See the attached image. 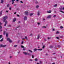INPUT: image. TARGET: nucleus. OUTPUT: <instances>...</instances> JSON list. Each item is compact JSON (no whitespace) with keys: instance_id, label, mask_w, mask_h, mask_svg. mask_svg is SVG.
Wrapping results in <instances>:
<instances>
[{"instance_id":"4","label":"nucleus","mask_w":64,"mask_h":64,"mask_svg":"<svg viewBox=\"0 0 64 64\" xmlns=\"http://www.w3.org/2000/svg\"><path fill=\"white\" fill-rule=\"evenodd\" d=\"M6 40H7V41H9L10 42H12V41L10 40V39L8 38H7Z\"/></svg>"},{"instance_id":"51","label":"nucleus","mask_w":64,"mask_h":64,"mask_svg":"<svg viewBox=\"0 0 64 64\" xmlns=\"http://www.w3.org/2000/svg\"><path fill=\"white\" fill-rule=\"evenodd\" d=\"M6 12L7 13H8V11L7 10L6 11Z\"/></svg>"},{"instance_id":"2","label":"nucleus","mask_w":64,"mask_h":64,"mask_svg":"<svg viewBox=\"0 0 64 64\" xmlns=\"http://www.w3.org/2000/svg\"><path fill=\"white\" fill-rule=\"evenodd\" d=\"M23 53L24 55H28L29 56H31V54L29 53H28L25 52H23Z\"/></svg>"},{"instance_id":"30","label":"nucleus","mask_w":64,"mask_h":64,"mask_svg":"<svg viewBox=\"0 0 64 64\" xmlns=\"http://www.w3.org/2000/svg\"><path fill=\"white\" fill-rule=\"evenodd\" d=\"M28 51H30L31 53H32V51H31V50H28Z\"/></svg>"},{"instance_id":"57","label":"nucleus","mask_w":64,"mask_h":64,"mask_svg":"<svg viewBox=\"0 0 64 64\" xmlns=\"http://www.w3.org/2000/svg\"><path fill=\"white\" fill-rule=\"evenodd\" d=\"M52 30H53V31H54V30H55L54 29H53Z\"/></svg>"},{"instance_id":"14","label":"nucleus","mask_w":64,"mask_h":64,"mask_svg":"<svg viewBox=\"0 0 64 64\" xmlns=\"http://www.w3.org/2000/svg\"><path fill=\"white\" fill-rule=\"evenodd\" d=\"M16 0H12V4H14V1H15Z\"/></svg>"},{"instance_id":"39","label":"nucleus","mask_w":64,"mask_h":64,"mask_svg":"<svg viewBox=\"0 0 64 64\" xmlns=\"http://www.w3.org/2000/svg\"><path fill=\"white\" fill-rule=\"evenodd\" d=\"M60 28H61V29H62V28H63V26H61L60 27Z\"/></svg>"},{"instance_id":"36","label":"nucleus","mask_w":64,"mask_h":64,"mask_svg":"<svg viewBox=\"0 0 64 64\" xmlns=\"http://www.w3.org/2000/svg\"><path fill=\"white\" fill-rule=\"evenodd\" d=\"M56 16V15H54L53 16V17L55 18Z\"/></svg>"},{"instance_id":"3","label":"nucleus","mask_w":64,"mask_h":64,"mask_svg":"<svg viewBox=\"0 0 64 64\" xmlns=\"http://www.w3.org/2000/svg\"><path fill=\"white\" fill-rule=\"evenodd\" d=\"M60 12H62V13H64V12H63L62 11V10H64V7H63V6H62L61 7V8H60Z\"/></svg>"},{"instance_id":"28","label":"nucleus","mask_w":64,"mask_h":64,"mask_svg":"<svg viewBox=\"0 0 64 64\" xmlns=\"http://www.w3.org/2000/svg\"><path fill=\"white\" fill-rule=\"evenodd\" d=\"M59 32L58 31L57 32H56V34H59Z\"/></svg>"},{"instance_id":"11","label":"nucleus","mask_w":64,"mask_h":64,"mask_svg":"<svg viewBox=\"0 0 64 64\" xmlns=\"http://www.w3.org/2000/svg\"><path fill=\"white\" fill-rule=\"evenodd\" d=\"M33 14H34V13H30V16H32Z\"/></svg>"},{"instance_id":"49","label":"nucleus","mask_w":64,"mask_h":64,"mask_svg":"<svg viewBox=\"0 0 64 64\" xmlns=\"http://www.w3.org/2000/svg\"><path fill=\"white\" fill-rule=\"evenodd\" d=\"M9 9H10V10H11V8H9Z\"/></svg>"},{"instance_id":"20","label":"nucleus","mask_w":64,"mask_h":64,"mask_svg":"<svg viewBox=\"0 0 64 64\" xmlns=\"http://www.w3.org/2000/svg\"><path fill=\"white\" fill-rule=\"evenodd\" d=\"M44 48H45V45H43L42 46V49Z\"/></svg>"},{"instance_id":"56","label":"nucleus","mask_w":64,"mask_h":64,"mask_svg":"<svg viewBox=\"0 0 64 64\" xmlns=\"http://www.w3.org/2000/svg\"><path fill=\"white\" fill-rule=\"evenodd\" d=\"M24 39H25L24 38H23L22 39V40H24Z\"/></svg>"},{"instance_id":"10","label":"nucleus","mask_w":64,"mask_h":64,"mask_svg":"<svg viewBox=\"0 0 64 64\" xmlns=\"http://www.w3.org/2000/svg\"><path fill=\"white\" fill-rule=\"evenodd\" d=\"M47 12L48 13H51V11L48 10L47 11Z\"/></svg>"},{"instance_id":"9","label":"nucleus","mask_w":64,"mask_h":64,"mask_svg":"<svg viewBox=\"0 0 64 64\" xmlns=\"http://www.w3.org/2000/svg\"><path fill=\"white\" fill-rule=\"evenodd\" d=\"M16 20V18H15L14 19L13 22H15Z\"/></svg>"},{"instance_id":"32","label":"nucleus","mask_w":64,"mask_h":64,"mask_svg":"<svg viewBox=\"0 0 64 64\" xmlns=\"http://www.w3.org/2000/svg\"><path fill=\"white\" fill-rule=\"evenodd\" d=\"M53 46H50V48H53Z\"/></svg>"},{"instance_id":"48","label":"nucleus","mask_w":64,"mask_h":64,"mask_svg":"<svg viewBox=\"0 0 64 64\" xmlns=\"http://www.w3.org/2000/svg\"><path fill=\"white\" fill-rule=\"evenodd\" d=\"M58 47H59V48L60 47V46H58Z\"/></svg>"},{"instance_id":"1","label":"nucleus","mask_w":64,"mask_h":64,"mask_svg":"<svg viewBox=\"0 0 64 64\" xmlns=\"http://www.w3.org/2000/svg\"><path fill=\"white\" fill-rule=\"evenodd\" d=\"M7 18H8V17H7V16H6L3 17V19H4L3 22L4 23L5 22V24H4V26H6V24H7L8 23V22L6 20L7 19Z\"/></svg>"},{"instance_id":"24","label":"nucleus","mask_w":64,"mask_h":64,"mask_svg":"<svg viewBox=\"0 0 64 64\" xmlns=\"http://www.w3.org/2000/svg\"><path fill=\"white\" fill-rule=\"evenodd\" d=\"M42 28H46V27L45 26H42Z\"/></svg>"},{"instance_id":"19","label":"nucleus","mask_w":64,"mask_h":64,"mask_svg":"<svg viewBox=\"0 0 64 64\" xmlns=\"http://www.w3.org/2000/svg\"><path fill=\"white\" fill-rule=\"evenodd\" d=\"M33 60L32 59H30L29 60V61H32Z\"/></svg>"},{"instance_id":"34","label":"nucleus","mask_w":64,"mask_h":64,"mask_svg":"<svg viewBox=\"0 0 64 64\" xmlns=\"http://www.w3.org/2000/svg\"><path fill=\"white\" fill-rule=\"evenodd\" d=\"M17 46L16 45H14V47H17Z\"/></svg>"},{"instance_id":"7","label":"nucleus","mask_w":64,"mask_h":64,"mask_svg":"<svg viewBox=\"0 0 64 64\" xmlns=\"http://www.w3.org/2000/svg\"><path fill=\"white\" fill-rule=\"evenodd\" d=\"M6 45H4L2 44H1L0 45V47H6Z\"/></svg>"},{"instance_id":"31","label":"nucleus","mask_w":64,"mask_h":64,"mask_svg":"<svg viewBox=\"0 0 64 64\" xmlns=\"http://www.w3.org/2000/svg\"><path fill=\"white\" fill-rule=\"evenodd\" d=\"M28 51H30L31 53H32V51H31V50H28Z\"/></svg>"},{"instance_id":"45","label":"nucleus","mask_w":64,"mask_h":64,"mask_svg":"<svg viewBox=\"0 0 64 64\" xmlns=\"http://www.w3.org/2000/svg\"><path fill=\"white\" fill-rule=\"evenodd\" d=\"M20 2L21 3H23V2H22V1H20Z\"/></svg>"},{"instance_id":"42","label":"nucleus","mask_w":64,"mask_h":64,"mask_svg":"<svg viewBox=\"0 0 64 64\" xmlns=\"http://www.w3.org/2000/svg\"><path fill=\"white\" fill-rule=\"evenodd\" d=\"M23 44V41H22L21 43L22 44Z\"/></svg>"},{"instance_id":"58","label":"nucleus","mask_w":64,"mask_h":64,"mask_svg":"<svg viewBox=\"0 0 64 64\" xmlns=\"http://www.w3.org/2000/svg\"><path fill=\"white\" fill-rule=\"evenodd\" d=\"M16 1L17 2H18L19 1V0H16Z\"/></svg>"},{"instance_id":"33","label":"nucleus","mask_w":64,"mask_h":64,"mask_svg":"<svg viewBox=\"0 0 64 64\" xmlns=\"http://www.w3.org/2000/svg\"><path fill=\"white\" fill-rule=\"evenodd\" d=\"M2 15V12H0V15L1 16Z\"/></svg>"},{"instance_id":"54","label":"nucleus","mask_w":64,"mask_h":64,"mask_svg":"<svg viewBox=\"0 0 64 64\" xmlns=\"http://www.w3.org/2000/svg\"><path fill=\"white\" fill-rule=\"evenodd\" d=\"M43 20H45V18H43Z\"/></svg>"},{"instance_id":"27","label":"nucleus","mask_w":64,"mask_h":64,"mask_svg":"<svg viewBox=\"0 0 64 64\" xmlns=\"http://www.w3.org/2000/svg\"><path fill=\"white\" fill-rule=\"evenodd\" d=\"M2 35H0V39H1L2 38Z\"/></svg>"},{"instance_id":"53","label":"nucleus","mask_w":64,"mask_h":64,"mask_svg":"<svg viewBox=\"0 0 64 64\" xmlns=\"http://www.w3.org/2000/svg\"><path fill=\"white\" fill-rule=\"evenodd\" d=\"M38 3V2H36V3Z\"/></svg>"},{"instance_id":"8","label":"nucleus","mask_w":64,"mask_h":64,"mask_svg":"<svg viewBox=\"0 0 64 64\" xmlns=\"http://www.w3.org/2000/svg\"><path fill=\"white\" fill-rule=\"evenodd\" d=\"M27 16H25L24 18V20H27Z\"/></svg>"},{"instance_id":"13","label":"nucleus","mask_w":64,"mask_h":64,"mask_svg":"<svg viewBox=\"0 0 64 64\" xmlns=\"http://www.w3.org/2000/svg\"><path fill=\"white\" fill-rule=\"evenodd\" d=\"M40 35H39V34L38 35L37 38V39H39V37H40Z\"/></svg>"},{"instance_id":"6","label":"nucleus","mask_w":64,"mask_h":64,"mask_svg":"<svg viewBox=\"0 0 64 64\" xmlns=\"http://www.w3.org/2000/svg\"><path fill=\"white\" fill-rule=\"evenodd\" d=\"M24 14L26 15H28V12L27 11H26L24 12Z\"/></svg>"},{"instance_id":"12","label":"nucleus","mask_w":64,"mask_h":64,"mask_svg":"<svg viewBox=\"0 0 64 64\" xmlns=\"http://www.w3.org/2000/svg\"><path fill=\"white\" fill-rule=\"evenodd\" d=\"M51 16L50 15L49 16H48V17L47 18H51Z\"/></svg>"},{"instance_id":"5","label":"nucleus","mask_w":64,"mask_h":64,"mask_svg":"<svg viewBox=\"0 0 64 64\" xmlns=\"http://www.w3.org/2000/svg\"><path fill=\"white\" fill-rule=\"evenodd\" d=\"M39 50V51H42V49H35L34 50V51H36V50Z\"/></svg>"},{"instance_id":"43","label":"nucleus","mask_w":64,"mask_h":64,"mask_svg":"<svg viewBox=\"0 0 64 64\" xmlns=\"http://www.w3.org/2000/svg\"><path fill=\"white\" fill-rule=\"evenodd\" d=\"M9 6V4H8L7 6V7H8Z\"/></svg>"},{"instance_id":"62","label":"nucleus","mask_w":64,"mask_h":64,"mask_svg":"<svg viewBox=\"0 0 64 64\" xmlns=\"http://www.w3.org/2000/svg\"><path fill=\"white\" fill-rule=\"evenodd\" d=\"M55 64V63H54H54H52V64Z\"/></svg>"},{"instance_id":"22","label":"nucleus","mask_w":64,"mask_h":64,"mask_svg":"<svg viewBox=\"0 0 64 64\" xmlns=\"http://www.w3.org/2000/svg\"><path fill=\"white\" fill-rule=\"evenodd\" d=\"M3 38H2L1 40H0V42H2L3 41Z\"/></svg>"},{"instance_id":"15","label":"nucleus","mask_w":64,"mask_h":64,"mask_svg":"<svg viewBox=\"0 0 64 64\" xmlns=\"http://www.w3.org/2000/svg\"><path fill=\"white\" fill-rule=\"evenodd\" d=\"M38 15L39 16L40 15V12H39V11H38Z\"/></svg>"},{"instance_id":"63","label":"nucleus","mask_w":64,"mask_h":64,"mask_svg":"<svg viewBox=\"0 0 64 64\" xmlns=\"http://www.w3.org/2000/svg\"><path fill=\"white\" fill-rule=\"evenodd\" d=\"M48 39H50V38H48Z\"/></svg>"},{"instance_id":"37","label":"nucleus","mask_w":64,"mask_h":64,"mask_svg":"<svg viewBox=\"0 0 64 64\" xmlns=\"http://www.w3.org/2000/svg\"><path fill=\"white\" fill-rule=\"evenodd\" d=\"M8 27H11V26L10 25H8Z\"/></svg>"},{"instance_id":"55","label":"nucleus","mask_w":64,"mask_h":64,"mask_svg":"<svg viewBox=\"0 0 64 64\" xmlns=\"http://www.w3.org/2000/svg\"><path fill=\"white\" fill-rule=\"evenodd\" d=\"M2 24L0 22V25H2Z\"/></svg>"},{"instance_id":"23","label":"nucleus","mask_w":64,"mask_h":64,"mask_svg":"<svg viewBox=\"0 0 64 64\" xmlns=\"http://www.w3.org/2000/svg\"><path fill=\"white\" fill-rule=\"evenodd\" d=\"M35 60L36 61H38V59L37 58H36L35 59Z\"/></svg>"},{"instance_id":"26","label":"nucleus","mask_w":64,"mask_h":64,"mask_svg":"<svg viewBox=\"0 0 64 64\" xmlns=\"http://www.w3.org/2000/svg\"><path fill=\"white\" fill-rule=\"evenodd\" d=\"M3 0H1V3H2L3 2Z\"/></svg>"},{"instance_id":"59","label":"nucleus","mask_w":64,"mask_h":64,"mask_svg":"<svg viewBox=\"0 0 64 64\" xmlns=\"http://www.w3.org/2000/svg\"><path fill=\"white\" fill-rule=\"evenodd\" d=\"M14 6H16V4H14Z\"/></svg>"},{"instance_id":"60","label":"nucleus","mask_w":64,"mask_h":64,"mask_svg":"<svg viewBox=\"0 0 64 64\" xmlns=\"http://www.w3.org/2000/svg\"><path fill=\"white\" fill-rule=\"evenodd\" d=\"M38 24H40V23H39V22H38Z\"/></svg>"},{"instance_id":"21","label":"nucleus","mask_w":64,"mask_h":64,"mask_svg":"<svg viewBox=\"0 0 64 64\" xmlns=\"http://www.w3.org/2000/svg\"><path fill=\"white\" fill-rule=\"evenodd\" d=\"M25 38H24L25 39H26V40H28V39L27 38V37L26 36H25Z\"/></svg>"},{"instance_id":"16","label":"nucleus","mask_w":64,"mask_h":64,"mask_svg":"<svg viewBox=\"0 0 64 64\" xmlns=\"http://www.w3.org/2000/svg\"><path fill=\"white\" fill-rule=\"evenodd\" d=\"M57 4H56L54 6V7H57Z\"/></svg>"},{"instance_id":"64","label":"nucleus","mask_w":64,"mask_h":64,"mask_svg":"<svg viewBox=\"0 0 64 64\" xmlns=\"http://www.w3.org/2000/svg\"><path fill=\"white\" fill-rule=\"evenodd\" d=\"M37 64H39V63H37Z\"/></svg>"},{"instance_id":"41","label":"nucleus","mask_w":64,"mask_h":64,"mask_svg":"<svg viewBox=\"0 0 64 64\" xmlns=\"http://www.w3.org/2000/svg\"><path fill=\"white\" fill-rule=\"evenodd\" d=\"M56 38V39H59V38L57 37Z\"/></svg>"},{"instance_id":"40","label":"nucleus","mask_w":64,"mask_h":64,"mask_svg":"<svg viewBox=\"0 0 64 64\" xmlns=\"http://www.w3.org/2000/svg\"><path fill=\"white\" fill-rule=\"evenodd\" d=\"M32 34H30V36H32Z\"/></svg>"},{"instance_id":"25","label":"nucleus","mask_w":64,"mask_h":64,"mask_svg":"<svg viewBox=\"0 0 64 64\" xmlns=\"http://www.w3.org/2000/svg\"><path fill=\"white\" fill-rule=\"evenodd\" d=\"M8 34L7 33H6V37H8Z\"/></svg>"},{"instance_id":"52","label":"nucleus","mask_w":64,"mask_h":64,"mask_svg":"<svg viewBox=\"0 0 64 64\" xmlns=\"http://www.w3.org/2000/svg\"><path fill=\"white\" fill-rule=\"evenodd\" d=\"M20 23V21H18V23Z\"/></svg>"},{"instance_id":"44","label":"nucleus","mask_w":64,"mask_h":64,"mask_svg":"<svg viewBox=\"0 0 64 64\" xmlns=\"http://www.w3.org/2000/svg\"><path fill=\"white\" fill-rule=\"evenodd\" d=\"M20 27V26H18L17 27H16V28H19V27Z\"/></svg>"},{"instance_id":"47","label":"nucleus","mask_w":64,"mask_h":64,"mask_svg":"<svg viewBox=\"0 0 64 64\" xmlns=\"http://www.w3.org/2000/svg\"><path fill=\"white\" fill-rule=\"evenodd\" d=\"M40 64H42V62H41V61H40Z\"/></svg>"},{"instance_id":"46","label":"nucleus","mask_w":64,"mask_h":64,"mask_svg":"<svg viewBox=\"0 0 64 64\" xmlns=\"http://www.w3.org/2000/svg\"><path fill=\"white\" fill-rule=\"evenodd\" d=\"M17 16H18V17H19V16H20L18 14H17Z\"/></svg>"},{"instance_id":"50","label":"nucleus","mask_w":64,"mask_h":64,"mask_svg":"<svg viewBox=\"0 0 64 64\" xmlns=\"http://www.w3.org/2000/svg\"><path fill=\"white\" fill-rule=\"evenodd\" d=\"M25 48H24L23 49V50H24H24H25Z\"/></svg>"},{"instance_id":"29","label":"nucleus","mask_w":64,"mask_h":64,"mask_svg":"<svg viewBox=\"0 0 64 64\" xmlns=\"http://www.w3.org/2000/svg\"><path fill=\"white\" fill-rule=\"evenodd\" d=\"M21 48H24V46H23L22 45L21 46Z\"/></svg>"},{"instance_id":"35","label":"nucleus","mask_w":64,"mask_h":64,"mask_svg":"<svg viewBox=\"0 0 64 64\" xmlns=\"http://www.w3.org/2000/svg\"><path fill=\"white\" fill-rule=\"evenodd\" d=\"M6 32L5 31H4V35H5V34Z\"/></svg>"},{"instance_id":"38","label":"nucleus","mask_w":64,"mask_h":64,"mask_svg":"<svg viewBox=\"0 0 64 64\" xmlns=\"http://www.w3.org/2000/svg\"><path fill=\"white\" fill-rule=\"evenodd\" d=\"M2 28V26H0V29H1Z\"/></svg>"},{"instance_id":"18","label":"nucleus","mask_w":64,"mask_h":64,"mask_svg":"<svg viewBox=\"0 0 64 64\" xmlns=\"http://www.w3.org/2000/svg\"><path fill=\"white\" fill-rule=\"evenodd\" d=\"M32 58H34V55L33 54L32 55Z\"/></svg>"},{"instance_id":"61","label":"nucleus","mask_w":64,"mask_h":64,"mask_svg":"<svg viewBox=\"0 0 64 64\" xmlns=\"http://www.w3.org/2000/svg\"><path fill=\"white\" fill-rule=\"evenodd\" d=\"M16 14V12H14V14Z\"/></svg>"},{"instance_id":"17","label":"nucleus","mask_w":64,"mask_h":64,"mask_svg":"<svg viewBox=\"0 0 64 64\" xmlns=\"http://www.w3.org/2000/svg\"><path fill=\"white\" fill-rule=\"evenodd\" d=\"M39 8V6H36V8L37 9H38V8Z\"/></svg>"}]
</instances>
